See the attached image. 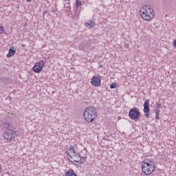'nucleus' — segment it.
<instances>
[{
    "label": "nucleus",
    "instance_id": "obj_1",
    "mask_svg": "<svg viewBox=\"0 0 176 176\" xmlns=\"http://www.w3.org/2000/svg\"><path fill=\"white\" fill-rule=\"evenodd\" d=\"M84 118L88 123L94 122V119L97 118V110L96 108L91 107H87L84 111Z\"/></svg>",
    "mask_w": 176,
    "mask_h": 176
},
{
    "label": "nucleus",
    "instance_id": "obj_21",
    "mask_svg": "<svg viewBox=\"0 0 176 176\" xmlns=\"http://www.w3.org/2000/svg\"><path fill=\"white\" fill-rule=\"evenodd\" d=\"M162 104L157 103V109H159V108H160Z\"/></svg>",
    "mask_w": 176,
    "mask_h": 176
},
{
    "label": "nucleus",
    "instance_id": "obj_2",
    "mask_svg": "<svg viewBox=\"0 0 176 176\" xmlns=\"http://www.w3.org/2000/svg\"><path fill=\"white\" fill-rule=\"evenodd\" d=\"M140 16L143 20L146 21H151L153 17H155V12H153V9H142L140 10Z\"/></svg>",
    "mask_w": 176,
    "mask_h": 176
},
{
    "label": "nucleus",
    "instance_id": "obj_23",
    "mask_svg": "<svg viewBox=\"0 0 176 176\" xmlns=\"http://www.w3.org/2000/svg\"><path fill=\"white\" fill-rule=\"evenodd\" d=\"M67 160H68L69 162H70L71 163H74V162H72L69 158H68Z\"/></svg>",
    "mask_w": 176,
    "mask_h": 176
},
{
    "label": "nucleus",
    "instance_id": "obj_28",
    "mask_svg": "<svg viewBox=\"0 0 176 176\" xmlns=\"http://www.w3.org/2000/svg\"><path fill=\"white\" fill-rule=\"evenodd\" d=\"M82 163H83V162H80V164H82Z\"/></svg>",
    "mask_w": 176,
    "mask_h": 176
},
{
    "label": "nucleus",
    "instance_id": "obj_12",
    "mask_svg": "<svg viewBox=\"0 0 176 176\" xmlns=\"http://www.w3.org/2000/svg\"><path fill=\"white\" fill-rule=\"evenodd\" d=\"M85 27H87V28H93L95 25V23L93 21H88V22H86L85 23Z\"/></svg>",
    "mask_w": 176,
    "mask_h": 176
},
{
    "label": "nucleus",
    "instance_id": "obj_18",
    "mask_svg": "<svg viewBox=\"0 0 176 176\" xmlns=\"http://www.w3.org/2000/svg\"><path fill=\"white\" fill-rule=\"evenodd\" d=\"M160 113V109H156V111H155V119H157V120H159Z\"/></svg>",
    "mask_w": 176,
    "mask_h": 176
},
{
    "label": "nucleus",
    "instance_id": "obj_17",
    "mask_svg": "<svg viewBox=\"0 0 176 176\" xmlns=\"http://www.w3.org/2000/svg\"><path fill=\"white\" fill-rule=\"evenodd\" d=\"M76 8H79L80 6H82V1L80 0H76Z\"/></svg>",
    "mask_w": 176,
    "mask_h": 176
},
{
    "label": "nucleus",
    "instance_id": "obj_20",
    "mask_svg": "<svg viewBox=\"0 0 176 176\" xmlns=\"http://www.w3.org/2000/svg\"><path fill=\"white\" fill-rule=\"evenodd\" d=\"M5 32V29L3 26H0V34H3Z\"/></svg>",
    "mask_w": 176,
    "mask_h": 176
},
{
    "label": "nucleus",
    "instance_id": "obj_3",
    "mask_svg": "<svg viewBox=\"0 0 176 176\" xmlns=\"http://www.w3.org/2000/svg\"><path fill=\"white\" fill-rule=\"evenodd\" d=\"M3 137L6 141H9V142H12V141H14L16 137V132L13 131V129H8L4 131Z\"/></svg>",
    "mask_w": 176,
    "mask_h": 176
},
{
    "label": "nucleus",
    "instance_id": "obj_27",
    "mask_svg": "<svg viewBox=\"0 0 176 176\" xmlns=\"http://www.w3.org/2000/svg\"><path fill=\"white\" fill-rule=\"evenodd\" d=\"M1 168H2V166L0 165V170H1Z\"/></svg>",
    "mask_w": 176,
    "mask_h": 176
},
{
    "label": "nucleus",
    "instance_id": "obj_16",
    "mask_svg": "<svg viewBox=\"0 0 176 176\" xmlns=\"http://www.w3.org/2000/svg\"><path fill=\"white\" fill-rule=\"evenodd\" d=\"M3 129H6V130H10V124L9 122H4L3 124Z\"/></svg>",
    "mask_w": 176,
    "mask_h": 176
},
{
    "label": "nucleus",
    "instance_id": "obj_11",
    "mask_svg": "<svg viewBox=\"0 0 176 176\" xmlns=\"http://www.w3.org/2000/svg\"><path fill=\"white\" fill-rule=\"evenodd\" d=\"M16 53V48L14 47H11L9 50L8 57H13Z\"/></svg>",
    "mask_w": 176,
    "mask_h": 176
},
{
    "label": "nucleus",
    "instance_id": "obj_6",
    "mask_svg": "<svg viewBox=\"0 0 176 176\" xmlns=\"http://www.w3.org/2000/svg\"><path fill=\"white\" fill-rule=\"evenodd\" d=\"M43 67H45V62L43 60H41L35 63L32 69L35 74H39V72H41L43 69Z\"/></svg>",
    "mask_w": 176,
    "mask_h": 176
},
{
    "label": "nucleus",
    "instance_id": "obj_9",
    "mask_svg": "<svg viewBox=\"0 0 176 176\" xmlns=\"http://www.w3.org/2000/svg\"><path fill=\"white\" fill-rule=\"evenodd\" d=\"M74 148H75V146H71L70 148L69 149V151L67 152V156H69V157H70V159H72V157H76V155L78 154L76 153V151H75Z\"/></svg>",
    "mask_w": 176,
    "mask_h": 176
},
{
    "label": "nucleus",
    "instance_id": "obj_7",
    "mask_svg": "<svg viewBox=\"0 0 176 176\" xmlns=\"http://www.w3.org/2000/svg\"><path fill=\"white\" fill-rule=\"evenodd\" d=\"M144 116L146 118H149V112H151V109H149V100L146 99L144 103Z\"/></svg>",
    "mask_w": 176,
    "mask_h": 176
},
{
    "label": "nucleus",
    "instance_id": "obj_10",
    "mask_svg": "<svg viewBox=\"0 0 176 176\" xmlns=\"http://www.w3.org/2000/svg\"><path fill=\"white\" fill-rule=\"evenodd\" d=\"M143 164H146L147 166H153V167H155L156 166V164H155V160L152 159L144 160L143 161Z\"/></svg>",
    "mask_w": 176,
    "mask_h": 176
},
{
    "label": "nucleus",
    "instance_id": "obj_19",
    "mask_svg": "<svg viewBox=\"0 0 176 176\" xmlns=\"http://www.w3.org/2000/svg\"><path fill=\"white\" fill-rule=\"evenodd\" d=\"M116 86H118V84L116 82L112 83L110 85V89H116Z\"/></svg>",
    "mask_w": 176,
    "mask_h": 176
},
{
    "label": "nucleus",
    "instance_id": "obj_29",
    "mask_svg": "<svg viewBox=\"0 0 176 176\" xmlns=\"http://www.w3.org/2000/svg\"><path fill=\"white\" fill-rule=\"evenodd\" d=\"M68 1V2H69V0H67Z\"/></svg>",
    "mask_w": 176,
    "mask_h": 176
},
{
    "label": "nucleus",
    "instance_id": "obj_4",
    "mask_svg": "<svg viewBox=\"0 0 176 176\" xmlns=\"http://www.w3.org/2000/svg\"><path fill=\"white\" fill-rule=\"evenodd\" d=\"M142 170L145 175H151L155 171V166L143 164H142Z\"/></svg>",
    "mask_w": 176,
    "mask_h": 176
},
{
    "label": "nucleus",
    "instance_id": "obj_26",
    "mask_svg": "<svg viewBox=\"0 0 176 176\" xmlns=\"http://www.w3.org/2000/svg\"><path fill=\"white\" fill-rule=\"evenodd\" d=\"M100 68H102V65H100Z\"/></svg>",
    "mask_w": 176,
    "mask_h": 176
},
{
    "label": "nucleus",
    "instance_id": "obj_8",
    "mask_svg": "<svg viewBox=\"0 0 176 176\" xmlns=\"http://www.w3.org/2000/svg\"><path fill=\"white\" fill-rule=\"evenodd\" d=\"M91 83L95 87H98V86H101V79L98 76H93L91 78Z\"/></svg>",
    "mask_w": 176,
    "mask_h": 176
},
{
    "label": "nucleus",
    "instance_id": "obj_22",
    "mask_svg": "<svg viewBox=\"0 0 176 176\" xmlns=\"http://www.w3.org/2000/svg\"><path fill=\"white\" fill-rule=\"evenodd\" d=\"M173 46L176 49V39L173 41Z\"/></svg>",
    "mask_w": 176,
    "mask_h": 176
},
{
    "label": "nucleus",
    "instance_id": "obj_25",
    "mask_svg": "<svg viewBox=\"0 0 176 176\" xmlns=\"http://www.w3.org/2000/svg\"><path fill=\"white\" fill-rule=\"evenodd\" d=\"M27 2H31L32 0H26Z\"/></svg>",
    "mask_w": 176,
    "mask_h": 176
},
{
    "label": "nucleus",
    "instance_id": "obj_14",
    "mask_svg": "<svg viewBox=\"0 0 176 176\" xmlns=\"http://www.w3.org/2000/svg\"><path fill=\"white\" fill-rule=\"evenodd\" d=\"M74 162H75L76 163H80V162H82V157H80V154H78L76 156V159L74 160Z\"/></svg>",
    "mask_w": 176,
    "mask_h": 176
},
{
    "label": "nucleus",
    "instance_id": "obj_5",
    "mask_svg": "<svg viewBox=\"0 0 176 176\" xmlns=\"http://www.w3.org/2000/svg\"><path fill=\"white\" fill-rule=\"evenodd\" d=\"M140 113L138 109L134 107L129 111V116L132 120H137L140 118Z\"/></svg>",
    "mask_w": 176,
    "mask_h": 176
},
{
    "label": "nucleus",
    "instance_id": "obj_15",
    "mask_svg": "<svg viewBox=\"0 0 176 176\" xmlns=\"http://www.w3.org/2000/svg\"><path fill=\"white\" fill-rule=\"evenodd\" d=\"M64 6L66 9V12H69V13H71V4H69V2L65 3L64 4Z\"/></svg>",
    "mask_w": 176,
    "mask_h": 176
},
{
    "label": "nucleus",
    "instance_id": "obj_24",
    "mask_svg": "<svg viewBox=\"0 0 176 176\" xmlns=\"http://www.w3.org/2000/svg\"><path fill=\"white\" fill-rule=\"evenodd\" d=\"M1 82H6V80H1Z\"/></svg>",
    "mask_w": 176,
    "mask_h": 176
},
{
    "label": "nucleus",
    "instance_id": "obj_13",
    "mask_svg": "<svg viewBox=\"0 0 176 176\" xmlns=\"http://www.w3.org/2000/svg\"><path fill=\"white\" fill-rule=\"evenodd\" d=\"M66 176H78L77 175L75 174V171L74 170L70 169L66 173Z\"/></svg>",
    "mask_w": 176,
    "mask_h": 176
}]
</instances>
